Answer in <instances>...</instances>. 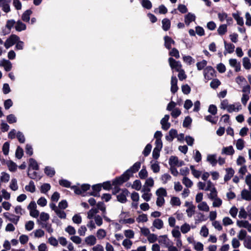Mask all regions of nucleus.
I'll use <instances>...</instances> for the list:
<instances>
[{"label": "nucleus", "instance_id": "52", "mask_svg": "<svg viewBox=\"0 0 251 251\" xmlns=\"http://www.w3.org/2000/svg\"><path fill=\"white\" fill-rule=\"evenodd\" d=\"M247 232L244 229H241L239 232L237 237L240 240L244 241L245 239L247 237Z\"/></svg>", "mask_w": 251, "mask_h": 251}, {"label": "nucleus", "instance_id": "57", "mask_svg": "<svg viewBox=\"0 0 251 251\" xmlns=\"http://www.w3.org/2000/svg\"><path fill=\"white\" fill-rule=\"evenodd\" d=\"M194 248L197 251H202L203 250V245L200 242H196L193 244Z\"/></svg>", "mask_w": 251, "mask_h": 251}, {"label": "nucleus", "instance_id": "64", "mask_svg": "<svg viewBox=\"0 0 251 251\" xmlns=\"http://www.w3.org/2000/svg\"><path fill=\"white\" fill-rule=\"evenodd\" d=\"M212 200L213 201L212 203V205L213 207H219L222 204V200L219 198L217 197Z\"/></svg>", "mask_w": 251, "mask_h": 251}, {"label": "nucleus", "instance_id": "43", "mask_svg": "<svg viewBox=\"0 0 251 251\" xmlns=\"http://www.w3.org/2000/svg\"><path fill=\"white\" fill-rule=\"evenodd\" d=\"M179 226H177L176 228L173 229L172 230V236L176 239H180L181 238V233L178 230Z\"/></svg>", "mask_w": 251, "mask_h": 251}, {"label": "nucleus", "instance_id": "62", "mask_svg": "<svg viewBox=\"0 0 251 251\" xmlns=\"http://www.w3.org/2000/svg\"><path fill=\"white\" fill-rule=\"evenodd\" d=\"M94 220L96 225L98 226H100L102 225V219L101 216L99 215L95 216L94 217Z\"/></svg>", "mask_w": 251, "mask_h": 251}, {"label": "nucleus", "instance_id": "23", "mask_svg": "<svg viewBox=\"0 0 251 251\" xmlns=\"http://www.w3.org/2000/svg\"><path fill=\"white\" fill-rule=\"evenodd\" d=\"M177 132L175 129H171L169 132V135L166 136V139L167 140L172 142L175 138H176L177 136Z\"/></svg>", "mask_w": 251, "mask_h": 251}, {"label": "nucleus", "instance_id": "45", "mask_svg": "<svg viewBox=\"0 0 251 251\" xmlns=\"http://www.w3.org/2000/svg\"><path fill=\"white\" fill-rule=\"evenodd\" d=\"M245 248L251 250V236H248L243 242Z\"/></svg>", "mask_w": 251, "mask_h": 251}, {"label": "nucleus", "instance_id": "7", "mask_svg": "<svg viewBox=\"0 0 251 251\" xmlns=\"http://www.w3.org/2000/svg\"><path fill=\"white\" fill-rule=\"evenodd\" d=\"M169 65L172 69H175L176 71H180L182 68V65L179 61H176L174 58H169Z\"/></svg>", "mask_w": 251, "mask_h": 251}, {"label": "nucleus", "instance_id": "26", "mask_svg": "<svg viewBox=\"0 0 251 251\" xmlns=\"http://www.w3.org/2000/svg\"><path fill=\"white\" fill-rule=\"evenodd\" d=\"M234 153V150L232 146L224 147L222 150V153L226 155H232Z\"/></svg>", "mask_w": 251, "mask_h": 251}, {"label": "nucleus", "instance_id": "38", "mask_svg": "<svg viewBox=\"0 0 251 251\" xmlns=\"http://www.w3.org/2000/svg\"><path fill=\"white\" fill-rule=\"evenodd\" d=\"M6 163L10 171L14 172L17 170V165L13 161H8Z\"/></svg>", "mask_w": 251, "mask_h": 251}, {"label": "nucleus", "instance_id": "56", "mask_svg": "<svg viewBox=\"0 0 251 251\" xmlns=\"http://www.w3.org/2000/svg\"><path fill=\"white\" fill-rule=\"evenodd\" d=\"M154 185V180L152 177L147 178L143 186V187H152Z\"/></svg>", "mask_w": 251, "mask_h": 251}, {"label": "nucleus", "instance_id": "46", "mask_svg": "<svg viewBox=\"0 0 251 251\" xmlns=\"http://www.w3.org/2000/svg\"><path fill=\"white\" fill-rule=\"evenodd\" d=\"M248 216V211H246L243 207H241L239 212V218L241 219H246Z\"/></svg>", "mask_w": 251, "mask_h": 251}, {"label": "nucleus", "instance_id": "58", "mask_svg": "<svg viewBox=\"0 0 251 251\" xmlns=\"http://www.w3.org/2000/svg\"><path fill=\"white\" fill-rule=\"evenodd\" d=\"M190 169L192 172V175L196 178H199L201 174V172L200 171L196 170L194 166H190Z\"/></svg>", "mask_w": 251, "mask_h": 251}, {"label": "nucleus", "instance_id": "44", "mask_svg": "<svg viewBox=\"0 0 251 251\" xmlns=\"http://www.w3.org/2000/svg\"><path fill=\"white\" fill-rule=\"evenodd\" d=\"M93 192H92L91 195L94 196H98V193L100 192L101 188V186L100 184L94 185L92 187Z\"/></svg>", "mask_w": 251, "mask_h": 251}, {"label": "nucleus", "instance_id": "3", "mask_svg": "<svg viewBox=\"0 0 251 251\" xmlns=\"http://www.w3.org/2000/svg\"><path fill=\"white\" fill-rule=\"evenodd\" d=\"M155 194L157 196L156 201L157 206H162L165 203L164 198L167 195L166 190L162 187L159 188L156 191Z\"/></svg>", "mask_w": 251, "mask_h": 251}, {"label": "nucleus", "instance_id": "61", "mask_svg": "<svg viewBox=\"0 0 251 251\" xmlns=\"http://www.w3.org/2000/svg\"><path fill=\"white\" fill-rule=\"evenodd\" d=\"M205 220L206 219L203 213L199 212L197 214L195 219L196 223H200Z\"/></svg>", "mask_w": 251, "mask_h": 251}, {"label": "nucleus", "instance_id": "19", "mask_svg": "<svg viewBox=\"0 0 251 251\" xmlns=\"http://www.w3.org/2000/svg\"><path fill=\"white\" fill-rule=\"evenodd\" d=\"M206 160L212 166H215L217 163V155L216 154H209L207 155Z\"/></svg>", "mask_w": 251, "mask_h": 251}, {"label": "nucleus", "instance_id": "27", "mask_svg": "<svg viewBox=\"0 0 251 251\" xmlns=\"http://www.w3.org/2000/svg\"><path fill=\"white\" fill-rule=\"evenodd\" d=\"M15 28L16 31L20 32L26 29V25L20 20H18L16 22Z\"/></svg>", "mask_w": 251, "mask_h": 251}, {"label": "nucleus", "instance_id": "8", "mask_svg": "<svg viewBox=\"0 0 251 251\" xmlns=\"http://www.w3.org/2000/svg\"><path fill=\"white\" fill-rule=\"evenodd\" d=\"M142 198L146 201H149L152 197V194L151 192V188L148 187H143L142 190Z\"/></svg>", "mask_w": 251, "mask_h": 251}, {"label": "nucleus", "instance_id": "36", "mask_svg": "<svg viewBox=\"0 0 251 251\" xmlns=\"http://www.w3.org/2000/svg\"><path fill=\"white\" fill-rule=\"evenodd\" d=\"M225 48L226 50L229 53H232L234 51L235 46L231 43H227L224 42Z\"/></svg>", "mask_w": 251, "mask_h": 251}, {"label": "nucleus", "instance_id": "63", "mask_svg": "<svg viewBox=\"0 0 251 251\" xmlns=\"http://www.w3.org/2000/svg\"><path fill=\"white\" fill-rule=\"evenodd\" d=\"M209 233L208 229L205 226L201 227L200 230V234L204 237H206Z\"/></svg>", "mask_w": 251, "mask_h": 251}, {"label": "nucleus", "instance_id": "35", "mask_svg": "<svg viewBox=\"0 0 251 251\" xmlns=\"http://www.w3.org/2000/svg\"><path fill=\"white\" fill-rule=\"evenodd\" d=\"M243 66L246 70H249L251 68V63L250 59L247 57L243 58Z\"/></svg>", "mask_w": 251, "mask_h": 251}, {"label": "nucleus", "instance_id": "53", "mask_svg": "<svg viewBox=\"0 0 251 251\" xmlns=\"http://www.w3.org/2000/svg\"><path fill=\"white\" fill-rule=\"evenodd\" d=\"M167 9L164 5H161L158 8L154 10V12L164 14L167 12Z\"/></svg>", "mask_w": 251, "mask_h": 251}, {"label": "nucleus", "instance_id": "14", "mask_svg": "<svg viewBox=\"0 0 251 251\" xmlns=\"http://www.w3.org/2000/svg\"><path fill=\"white\" fill-rule=\"evenodd\" d=\"M3 216L7 219L9 221L13 223L14 224L16 225L18 223V222L19 220V216H16L13 214H10L8 212L4 213Z\"/></svg>", "mask_w": 251, "mask_h": 251}, {"label": "nucleus", "instance_id": "20", "mask_svg": "<svg viewBox=\"0 0 251 251\" xmlns=\"http://www.w3.org/2000/svg\"><path fill=\"white\" fill-rule=\"evenodd\" d=\"M85 242L89 246H93L97 242V238L94 235H89L85 238Z\"/></svg>", "mask_w": 251, "mask_h": 251}, {"label": "nucleus", "instance_id": "2", "mask_svg": "<svg viewBox=\"0 0 251 251\" xmlns=\"http://www.w3.org/2000/svg\"><path fill=\"white\" fill-rule=\"evenodd\" d=\"M36 207V203L32 202V217L37 218V224L39 226H42L47 223V222L50 219V215L44 212H42L40 214L38 210L34 209Z\"/></svg>", "mask_w": 251, "mask_h": 251}, {"label": "nucleus", "instance_id": "16", "mask_svg": "<svg viewBox=\"0 0 251 251\" xmlns=\"http://www.w3.org/2000/svg\"><path fill=\"white\" fill-rule=\"evenodd\" d=\"M177 79L176 76L173 75L171 77V91L172 93L175 94L178 90V86L177 85Z\"/></svg>", "mask_w": 251, "mask_h": 251}, {"label": "nucleus", "instance_id": "34", "mask_svg": "<svg viewBox=\"0 0 251 251\" xmlns=\"http://www.w3.org/2000/svg\"><path fill=\"white\" fill-rule=\"evenodd\" d=\"M217 32L221 36L225 34L227 32V25L223 24L220 25L217 29Z\"/></svg>", "mask_w": 251, "mask_h": 251}, {"label": "nucleus", "instance_id": "17", "mask_svg": "<svg viewBox=\"0 0 251 251\" xmlns=\"http://www.w3.org/2000/svg\"><path fill=\"white\" fill-rule=\"evenodd\" d=\"M230 66L234 68L236 72L241 70V65L240 62L237 61L236 59L231 58L229 60Z\"/></svg>", "mask_w": 251, "mask_h": 251}, {"label": "nucleus", "instance_id": "28", "mask_svg": "<svg viewBox=\"0 0 251 251\" xmlns=\"http://www.w3.org/2000/svg\"><path fill=\"white\" fill-rule=\"evenodd\" d=\"M165 46L166 48L170 49L171 48L172 45H174L175 41L170 37L166 36L164 37Z\"/></svg>", "mask_w": 251, "mask_h": 251}, {"label": "nucleus", "instance_id": "30", "mask_svg": "<svg viewBox=\"0 0 251 251\" xmlns=\"http://www.w3.org/2000/svg\"><path fill=\"white\" fill-rule=\"evenodd\" d=\"M148 216L146 214L142 213L138 216L136 219V221L137 223H146L148 221Z\"/></svg>", "mask_w": 251, "mask_h": 251}, {"label": "nucleus", "instance_id": "47", "mask_svg": "<svg viewBox=\"0 0 251 251\" xmlns=\"http://www.w3.org/2000/svg\"><path fill=\"white\" fill-rule=\"evenodd\" d=\"M235 146L237 150H242L245 146V142L242 139H239L237 140Z\"/></svg>", "mask_w": 251, "mask_h": 251}, {"label": "nucleus", "instance_id": "15", "mask_svg": "<svg viewBox=\"0 0 251 251\" xmlns=\"http://www.w3.org/2000/svg\"><path fill=\"white\" fill-rule=\"evenodd\" d=\"M158 241L159 244L164 245L165 247H167L168 245H169L172 242L167 235L159 236L158 238Z\"/></svg>", "mask_w": 251, "mask_h": 251}, {"label": "nucleus", "instance_id": "18", "mask_svg": "<svg viewBox=\"0 0 251 251\" xmlns=\"http://www.w3.org/2000/svg\"><path fill=\"white\" fill-rule=\"evenodd\" d=\"M241 196L242 199L250 201H251V190L246 189H243L241 192Z\"/></svg>", "mask_w": 251, "mask_h": 251}, {"label": "nucleus", "instance_id": "41", "mask_svg": "<svg viewBox=\"0 0 251 251\" xmlns=\"http://www.w3.org/2000/svg\"><path fill=\"white\" fill-rule=\"evenodd\" d=\"M132 244V242L129 239L127 238L124 239L122 242V245L126 250L130 249L131 248Z\"/></svg>", "mask_w": 251, "mask_h": 251}, {"label": "nucleus", "instance_id": "40", "mask_svg": "<svg viewBox=\"0 0 251 251\" xmlns=\"http://www.w3.org/2000/svg\"><path fill=\"white\" fill-rule=\"evenodd\" d=\"M170 204L172 206H179L181 204V201L179 198L172 197L170 200Z\"/></svg>", "mask_w": 251, "mask_h": 251}, {"label": "nucleus", "instance_id": "6", "mask_svg": "<svg viewBox=\"0 0 251 251\" xmlns=\"http://www.w3.org/2000/svg\"><path fill=\"white\" fill-rule=\"evenodd\" d=\"M203 75L205 79L210 80L214 76L215 70L212 67L208 66L204 69Z\"/></svg>", "mask_w": 251, "mask_h": 251}, {"label": "nucleus", "instance_id": "54", "mask_svg": "<svg viewBox=\"0 0 251 251\" xmlns=\"http://www.w3.org/2000/svg\"><path fill=\"white\" fill-rule=\"evenodd\" d=\"M182 183L186 187L190 188L192 186L193 183V182L188 177L185 176L182 179Z\"/></svg>", "mask_w": 251, "mask_h": 251}, {"label": "nucleus", "instance_id": "48", "mask_svg": "<svg viewBox=\"0 0 251 251\" xmlns=\"http://www.w3.org/2000/svg\"><path fill=\"white\" fill-rule=\"evenodd\" d=\"M190 229L191 226L187 223H184L180 226L181 232L183 234H185L188 232L190 230Z\"/></svg>", "mask_w": 251, "mask_h": 251}, {"label": "nucleus", "instance_id": "51", "mask_svg": "<svg viewBox=\"0 0 251 251\" xmlns=\"http://www.w3.org/2000/svg\"><path fill=\"white\" fill-rule=\"evenodd\" d=\"M148 242L150 243H154L158 240L157 235L154 233H151L147 237Z\"/></svg>", "mask_w": 251, "mask_h": 251}, {"label": "nucleus", "instance_id": "9", "mask_svg": "<svg viewBox=\"0 0 251 251\" xmlns=\"http://www.w3.org/2000/svg\"><path fill=\"white\" fill-rule=\"evenodd\" d=\"M11 2V0H0V7L1 8L3 12L8 13L10 11V3Z\"/></svg>", "mask_w": 251, "mask_h": 251}, {"label": "nucleus", "instance_id": "24", "mask_svg": "<svg viewBox=\"0 0 251 251\" xmlns=\"http://www.w3.org/2000/svg\"><path fill=\"white\" fill-rule=\"evenodd\" d=\"M232 16L236 20L237 24L238 25L241 26H243L244 25V20L243 18L241 17L240 15V13L239 12H237L236 13L232 14Z\"/></svg>", "mask_w": 251, "mask_h": 251}, {"label": "nucleus", "instance_id": "39", "mask_svg": "<svg viewBox=\"0 0 251 251\" xmlns=\"http://www.w3.org/2000/svg\"><path fill=\"white\" fill-rule=\"evenodd\" d=\"M182 59L184 63L189 65H190L195 62V59L189 55L183 56Z\"/></svg>", "mask_w": 251, "mask_h": 251}, {"label": "nucleus", "instance_id": "60", "mask_svg": "<svg viewBox=\"0 0 251 251\" xmlns=\"http://www.w3.org/2000/svg\"><path fill=\"white\" fill-rule=\"evenodd\" d=\"M207 61L205 60H203L201 61L198 62L196 64V66L198 70H201L206 66Z\"/></svg>", "mask_w": 251, "mask_h": 251}, {"label": "nucleus", "instance_id": "59", "mask_svg": "<svg viewBox=\"0 0 251 251\" xmlns=\"http://www.w3.org/2000/svg\"><path fill=\"white\" fill-rule=\"evenodd\" d=\"M142 187L141 182L139 180H135L132 185V188L136 190L139 191Z\"/></svg>", "mask_w": 251, "mask_h": 251}, {"label": "nucleus", "instance_id": "32", "mask_svg": "<svg viewBox=\"0 0 251 251\" xmlns=\"http://www.w3.org/2000/svg\"><path fill=\"white\" fill-rule=\"evenodd\" d=\"M96 236L99 240H102L106 237V232L104 229L100 228L97 231Z\"/></svg>", "mask_w": 251, "mask_h": 251}, {"label": "nucleus", "instance_id": "11", "mask_svg": "<svg viewBox=\"0 0 251 251\" xmlns=\"http://www.w3.org/2000/svg\"><path fill=\"white\" fill-rule=\"evenodd\" d=\"M0 67H2L6 72L10 71L12 68V64L11 62L5 59H2L0 60Z\"/></svg>", "mask_w": 251, "mask_h": 251}, {"label": "nucleus", "instance_id": "5", "mask_svg": "<svg viewBox=\"0 0 251 251\" xmlns=\"http://www.w3.org/2000/svg\"><path fill=\"white\" fill-rule=\"evenodd\" d=\"M90 187V185L87 184H84L82 185L80 187L76 186H73L71 187V189L74 191L75 193L76 194L80 195L82 194V193H84L85 191L89 189Z\"/></svg>", "mask_w": 251, "mask_h": 251}, {"label": "nucleus", "instance_id": "12", "mask_svg": "<svg viewBox=\"0 0 251 251\" xmlns=\"http://www.w3.org/2000/svg\"><path fill=\"white\" fill-rule=\"evenodd\" d=\"M169 164L171 167H180L183 164V161H179L176 156H172L169 159Z\"/></svg>", "mask_w": 251, "mask_h": 251}, {"label": "nucleus", "instance_id": "21", "mask_svg": "<svg viewBox=\"0 0 251 251\" xmlns=\"http://www.w3.org/2000/svg\"><path fill=\"white\" fill-rule=\"evenodd\" d=\"M196 19V16L194 14L189 13L185 16L184 22L187 25H189L190 24L194 21Z\"/></svg>", "mask_w": 251, "mask_h": 251}, {"label": "nucleus", "instance_id": "22", "mask_svg": "<svg viewBox=\"0 0 251 251\" xmlns=\"http://www.w3.org/2000/svg\"><path fill=\"white\" fill-rule=\"evenodd\" d=\"M197 207L200 211L207 212L209 211V206L205 201L199 203Z\"/></svg>", "mask_w": 251, "mask_h": 251}, {"label": "nucleus", "instance_id": "4", "mask_svg": "<svg viewBox=\"0 0 251 251\" xmlns=\"http://www.w3.org/2000/svg\"><path fill=\"white\" fill-rule=\"evenodd\" d=\"M19 39L20 38L18 36L12 34L6 39L4 43V46L6 49H8L15 44Z\"/></svg>", "mask_w": 251, "mask_h": 251}, {"label": "nucleus", "instance_id": "37", "mask_svg": "<svg viewBox=\"0 0 251 251\" xmlns=\"http://www.w3.org/2000/svg\"><path fill=\"white\" fill-rule=\"evenodd\" d=\"M45 173L49 176L52 177L55 174V170L53 168L47 166L45 168Z\"/></svg>", "mask_w": 251, "mask_h": 251}, {"label": "nucleus", "instance_id": "50", "mask_svg": "<svg viewBox=\"0 0 251 251\" xmlns=\"http://www.w3.org/2000/svg\"><path fill=\"white\" fill-rule=\"evenodd\" d=\"M9 187L13 191H16L18 189L17 181L15 178H12L10 183Z\"/></svg>", "mask_w": 251, "mask_h": 251}, {"label": "nucleus", "instance_id": "25", "mask_svg": "<svg viewBox=\"0 0 251 251\" xmlns=\"http://www.w3.org/2000/svg\"><path fill=\"white\" fill-rule=\"evenodd\" d=\"M163 222L161 219H156L152 223V226L157 229H160L163 227Z\"/></svg>", "mask_w": 251, "mask_h": 251}, {"label": "nucleus", "instance_id": "1", "mask_svg": "<svg viewBox=\"0 0 251 251\" xmlns=\"http://www.w3.org/2000/svg\"><path fill=\"white\" fill-rule=\"evenodd\" d=\"M141 163L139 162L135 163L132 167L126 170L120 177L116 178L113 183L115 185H120L127 181L132 175L137 172L140 169Z\"/></svg>", "mask_w": 251, "mask_h": 251}, {"label": "nucleus", "instance_id": "13", "mask_svg": "<svg viewBox=\"0 0 251 251\" xmlns=\"http://www.w3.org/2000/svg\"><path fill=\"white\" fill-rule=\"evenodd\" d=\"M169 118L170 116L169 115H165L164 118L161 119L160 124L163 130H167L170 127L171 124L168 122Z\"/></svg>", "mask_w": 251, "mask_h": 251}, {"label": "nucleus", "instance_id": "49", "mask_svg": "<svg viewBox=\"0 0 251 251\" xmlns=\"http://www.w3.org/2000/svg\"><path fill=\"white\" fill-rule=\"evenodd\" d=\"M124 233L127 239H132L134 237V232L131 229H126L124 230Z\"/></svg>", "mask_w": 251, "mask_h": 251}, {"label": "nucleus", "instance_id": "10", "mask_svg": "<svg viewBox=\"0 0 251 251\" xmlns=\"http://www.w3.org/2000/svg\"><path fill=\"white\" fill-rule=\"evenodd\" d=\"M242 105L239 102H235L232 104H230L227 109V112L229 113L238 112L242 109Z\"/></svg>", "mask_w": 251, "mask_h": 251}, {"label": "nucleus", "instance_id": "31", "mask_svg": "<svg viewBox=\"0 0 251 251\" xmlns=\"http://www.w3.org/2000/svg\"><path fill=\"white\" fill-rule=\"evenodd\" d=\"M98 212L99 211L96 208H92L87 212V218L89 220L93 219L94 217L96 216Z\"/></svg>", "mask_w": 251, "mask_h": 251}, {"label": "nucleus", "instance_id": "29", "mask_svg": "<svg viewBox=\"0 0 251 251\" xmlns=\"http://www.w3.org/2000/svg\"><path fill=\"white\" fill-rule=\"evenodd\" d=\"M226 171V175L224 177V180L225 181H226L230 179L233 176L234 171L232 168H227Z\"/></svg>", "mask_w": 251, "mask_h": 251}, {"label": "nucleus", "instance_id": "42", "mask_svg": "<svg viewBox=\"0 0 251 251\" xmlns=\"http://www.w3.org/2000/svg\"><path fill=\"white\" fill-rule=\"evenodd\" d=\"M31 12L30 10L25 11L22 15V19L25 22H29Z\"/></svg>", "mask_w": 251, "mask_h": 251}, {"label": "nucleus", "instance_id": "55", "mask_svg": "<svg viewBox=\"0 0 251 251\" xmlns=\"http://www.w3.org/2000/svg\"><path fill=\"white\" fill-rule=\"evenodd\" d=\"M0 181L2 182H7L10 179V176L6 173L2 172L0 177Z\"/></svg>", "mask_w": 251, "mask_h": 251}, {"label": "nucleus", "instance_id": "33", "mask_svg": "<svg viewBox=\"0 0 251 251\" xmlns=\"http://www.w3.org/2000/svg\"><path fill=\"white\" fill-rule=\"evenodd\" d=\"M162 28L165 31H167L169 29L171 26V22L168 19H164L162 21Z\"/></svg>", "mask_w": 251, "mask_h": 251}]
</instances>
